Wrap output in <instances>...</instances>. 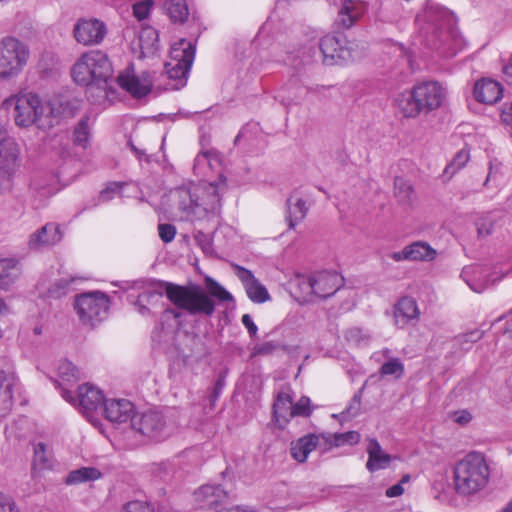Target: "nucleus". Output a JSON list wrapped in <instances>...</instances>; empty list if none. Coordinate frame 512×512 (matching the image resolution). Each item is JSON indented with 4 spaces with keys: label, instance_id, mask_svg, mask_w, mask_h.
<instances>
[{
    "label": "nucleus",
    "instance_id": "nucleus-1",
    "mask_svg": "<svg viewBox=\"0 0 512 512\" xmlns=\"http://www.w3.org/2000/svg\"><path fill=\"white\" fill-rule=\"evenodd\" d=\"M206 293L200 286H180L168 282L147 281L142 283L145 289L136 301L138 312L147 315L150 307H155L165 291L167 298L177 307L190 314H204L210 316L214 313L215 303L212 297L220 302H233L234 298L223 286L210 277L206 278Z\"/></svg>",
    "mask_w": 512,
    "mask_h": 512
},
{
    "label": "nucleus",
    "instance_id": "nucleus-2",
    "mask_svg": "<svg viewBox=\"0 0 512 512\" xmlns=\"http://www.w3.org/2000/svg\"><path fill=\"white\" fill-rule=\"evenodd\" d=\"M225 190L226 179L220 176L216 182L184 184L174 189L171 197L181 220L209 221L219 216Z\"/></svg>",
    "mask_w": 512,
    "mask_h": 512
},
{
    "label": "nucleus",
    "instance_id": "nucleus-3",
    "mask_svg": "<svg viewBox=\"0 0 512 512\" xmlns=\"http://www.w3.org/2000/svg\"><path fill=\"white\" fill-rule=\"evenodd\" d=\"M113 73L110 59L100 50L81 54L71 68L73 81L78 85L89 87V98L98 105H105L108 101V88Z\"/></svg>",
    "mask_w": 512,
    "mask_h": 512
},
{
    "label": "nucleus",
    "instance_id": "nucleus-4",
    "mask_svg": "<svg viewBox=\"0 0 512 512\" xmlns=\"http://www.w3.org/2000/svg\"><path fill=\"white\" fill-rule=\"evenodd\" d=\"M422 25L426 45L440 51L442 56L452 57L457 53L458 35L453 29V15L438 3L427 0L423 11L417 16Z\"/></svg>",
    "mask_w": 512,
    "mask_h": 512
},
{
    "label": "nucleus",
    "instance_id": "nucleus-5",
    "mask_svg": "<svg viewBox=\"0 0 512 512\" xmlns=\"http://www.w3.org/2000/svg\"><path fill=\"white\" fill-rule=\"evenodd\" d=\"M1 107L11 113L15 125L19 128L28 129L32 126L40 130L51 128V121L47 116V103L36 93L12 94L3 100Z\"/></svg>",
    "mask_w": 512,
    "mask_h": 512
},
{
    "label": "nucleus",
    "instance_id": "nucleus-6",
    "mask_svg": "<svg viewBox=\"0 0 512 512\" xmlns=\"http://www.w3.org/2000/svg\"><path fill=\"white\" fill-rule=\"evenodd\" d=\"M446 88L437 81H423L416 84L409 93L400 94L396 103L405 117H416L421 112L439 109L445 102Z\"/></svg>",
    "mask_w": 512,
    "mask_h": 512
},
{
    "label": "nucleus",
    "instance_id": "nucleus-7",
    "mask_svg": "<svg viewBox=\"0 0 512 512\" xmlns=\"http://www.w3.org/2000/svg\"><path fill=\"white\" fill-rule=\"evenodd\" d=\"M489 467L481 453L472 452L459 460L453 470L455 491L460 496L475 495L483 490L489 481Z\"/></svg>",
    "mask_w": 512,
    "mask_h": 512
},
{
    "label": "nucleus",
    "instance_id": "nucleus-8",
    "mask_svg": "<svg viewBox=\"0 0 512 512\" xmlns=\"http://www.w3.org/2000/svg\"><path fill=\"white\" fill-rule=\"evenodd\" d=\"M20 164V146L9 134L8 129L0 123V195L12 191Z\"/></svg>",
    "mask_w": 512,
    "mask_h": 512
},
{
    "label": "nucleus",
    "instance_id": "nucleus-9",
    "mask_svg": "<svg viewBox=\"0 0 512 512\" xmlns=\"http://www.w3.org/2000/svg\"><path fill=\"white\" fill-rule=\"evenodd\" d=\"M30 59L26 43L13 36L0 39V79L11 81L25 69Z\"/></svg>",
    "mask_w": 512,
    "mask_h": 512
},
{
    "label": "nucleus",
    "instance_id": "nucleus-10",
    "mask_svg": "<svg viewBox=\"0 0 512 512\" xmlns=\"http://www.w3.org/2000/svg\"><path fill=\"white\" fill-rule=\"evenodd\" d=\"M195 44L186 39H179L171 45L169 60L165 70L169 78L179 80L184 85L195 58Z\"/></svg>",
    "mask_w": 512,
    "mask_h": 512
},
{
    "label": "nucleus",
    "instance_id": "nucleus-11",
    "mask_svg": "<svg viewBox=\"0 0 512 512\" xmlns=\"http://www.w3.org/2000/svg\"><path fill=\"white\" fill-rule=\"evenodd\" d=\"M109 304L106 294L93 291L78 296L75 300V309L84 324L95 325L107 317Z\"/></svg>",
    "mask_w": 512,
    "mask_h": 512
},
{
    "label": "nucleus",
    "instance_id": "nucleus-12",
    "mask_svg": "<svg viewBox=\"0 0 512 512\" xmlns=\"http://www.w3.org/2000/svg\"><path fill=\"white\" fill-rule=\"evenodd\" d=\"M62 398L78 408L87 417L90 413L102 407L105 402L102 391L89 383L80 385L75 396L69 389L64 388Z\"/></svg>",
    "mask_w": 512,
    "mask_h": 512
},
{
    "label": "nucleus",
    "instance_id": "nucleus-13",
    "mask_svg": "<svg viewBox=\"0 0 512 512\" xmlns=\"http://www.w3.org/2000/svg\"><path fill=\"white\" fill-rule=\"evenodd\" d=\"M131 426L138 433L154 440L164 439L171 433L163 415L156 411L134 414Z\"/></svg>",
    "mask_w": 512,
    "mask_h": 512
},
{
    "label": "nucleus",
    "instance_id": "nucleus-14",
    "mask_svg": "<svg viewBox=\"0 0 512 512\" xmlns=\"http://www.w3.org/2000/svg\"><path fill=\"white\" fill-rule=\"evenodd\" d=\"M107 35L106 24L97 18H79L73 27L75 41L83 46H95L103 42Z\"/></svg>",
    "mask_w": 512,
    "mask_h": 512
},
{
    "label": "nucleus",
    "instance_id": "nucleus-15",
    "mask_svg": "<svg viewBox=\"0 0 512 512\" xmlns=\"http://www.w3.org/2000/svg\"><path fill=\"white\" fill-rule=\"evenodd\" d=\"M508 273L502 269L490 271L479 265L467 266L462 270L461 277L465 283L476 293H481L490 286L499 282Z\"/></svg>",
    "mask_w": 512,
    "mask_h": 512
},
{
    "label": "nucleus",
    "instance_id": "nucleus-16",
    "mask_svg": "<svg viewBox=\"0 0 512 512\" xmlns=\"http://www.w3.org/2000/svg\"><path fill=\"white\" fill-rule=\"evenodd\" d=\"M119 86L135 98H142L150 93L153 85L149 72L136 73L133 67H127L118 77Z\"/></svg>",
    "mask_w": 512,
    "mask_h": 512
},
{
    "label": "nucleus",
    "instance_id": "nucleus-17",
    "mask_svg": "<svg viewBox=\"0 0 512 512\" xmlns=\"http://www.w3.org/2000/svg\"><path fill=\"white\" fill-rule=\"evenodd\" d=\"M303 282L307 292H313L319 298H327L338 290L342 279L336 272L322 271L303 278Z\"/></svg>",
    "mask_w": 512,
    "mask_h": 512
},
{
    "label": "nucleus",
    "instance_id": "nucleus-18",
    "mask_svg": "<svg viewBox=\"0 0 512 512\" xmlns=\"http://www.w3.org/2000/svg\"><path fill=\"white\" fill-rule=\"evenodd\" d=\"M345 44V39L333 35L324 36L320 41L324 64L341 65L352 60L351 50Z\"/></svg>",
    "mask_w": 512,
    "mask_h": 512
},
{
    "label": "nucleus",
    "instance_id": "nucleus-19",
    "mask_svg": "<svg viewBox=\"0 0 512 512\" xmlns=\"http://www.w3.org/2000/svg\"><path fill=\"white\" fill-rule=\"evenodd\" d=\"M438 252L429 243L425 241H415L405 246L400 251L390 254V258L396 262H431L436 259Z\"/></svg>",
    "mask_w": 512,
    "mask_h": 512
},
{
    "label": "nucleus",
    "instance_id": "nucleus-20",
    "mask_svg": "<svg viewBox=\"0 0 512 512\" xmlns=\"http://www.w3.org/2000/svg\"><path fill=\"white\" fill-rule=\"evenodd\" d=\"M228 495L219 485H203L194 494V505L199 509H210L222 512L220 508Z\"/></svg>",
    "mask_w": 512,
    "mask_h": 512
},
{
    "label": "nucleus",
    "instance_id": "nucleus-21",
    "mask_svg": "<svg viewBox=\"0 0 512 512\" xmlns=\"http://www.w3.org/2000/svg\"><path fill=\"white\" fill-rule=\"evenodd\" d=\"M316 449H319L321 453L327 451L325 449L324 434H306L290 444V454L299 463H304L308 459L309 454Z\"/></svg>",
    "mask_w": 512,
    "mask_h": 512
},
{
    "label": "nucleus",
    "instance_id": "nucleus-22",
    "mask_svg": "<svg viewBox=\"0 0 512 512\" xmlns=\"http://www.w3.org/2000/svg\"><path fill=\"white\" fill-rule=\"evenodd\" d=\"M235 274L245 288L248 298L254 303H264L270 299L266 287L255 278L253 273L239 265L234 266Z\"/></svg>",
    "mask_w": 512,
    "mask_h": 512
},
{
    "label": "nucleus",
    "instance_id": "nucleus-23",
    "mask_svg": "<svg viewBox=\"0 0 512 512\" xmlns=\"http://www.w3.org/2000/svg\"><path fill=\"white\" fill-rule=\"evenodd\" d=\"M47 116L51 121V128L63 118L73 117L81 107V103L76 98L59 97L46 101Z\"/></svg>",
    "mask_w": 512,
    "mask_h": 512
},
{
    "label": "nucleus",
    "instance_id": "nucleus-24",
    "mask_svg": "<svg viewBox=\"0 0 512 512\" xmlns=\"http://www.w3.org/2000/svg\"><path fill=\"white\" fill-rule=\"evenodd\" d=\"M293 395L290 387L278 392L273 404V416L277 426L281 429L293 418Z\"/></svg>",
    "mask_w": 512,
    "mask_h": 512
},
{
    "label": "nucleus",
    "instance_id": "nucleus-25",
    "mask_svg": "<svg viewBox=\"0 0 512 512\" xmlns=\"http://www.w3.org/2000/svg\"><path fill=\"white\" fill-rule=\"evenodd\" d=\"M61 239L60 226L56 223H47L30 235L28 245L31 249L39 250L53 246L59 243Z\"/></svg>",
    "mask_w": 512,
    "mask_h": 512
},
{
    "label": "nucleus",
    "instance_id": "nucleus-26",
    "mask_svg": "<svg viewBox=\"0 0 512 512\" xmlns=\"http://www.w3.org/2000/svg\"><path fill=\"white\" fill-rule=\"evenodd\" d=\"M105 417L113 423H125L134 415L133 404L126 399H108L103 404Z\"/></svg>",
    "mask_w": 512,
    "mask_h": 512
},
{
    "label": "nucleus",
    "instance_id": "nucleus-27",
    "mask_svg": "<svg viewBox=\"0 0 512 512\" xmlns=\"http://www.w3.org/2000/svg\"><path fill=\"white\" fill-rule=\"evenodd\" d=\"M393 314L394 324L399 328H404L419 319L420 310L413 298L403 297L395 304Z\"/></svg>",
    "mask_w": 512,
    "mask_h": 512
},
{
    "label": "nucleus",
    "instance_id": "nucleus-28",
    "mask_svg": "<svg viewBox=\"0 0 512 512\" xmlns=\"http://www.w3.org/2000/svg\"><path fill=\"white\" fill-rule=\"evenodd\" d=\"M367 4L364 0H344L338 14V22L344 28H350L366 12Z\"/></svg>",
    "mask_w": 512,
    "mask_h": 512
},
{
    "label": "nucleus",
    "instance_id": "nucleus-29",
    "mask_svg": "<svg viewBox=\"0 0 512 512\" xmlns=\"http://www.w3.org/2000/svg\"><path fill=\"white\" fill-rule=\"evenodd\" d=\"M17 380L13 373L0 370V418L6 416L13 406V391Z\"/></svg>",
    "mask_w": 512,
    "mask_h": 512
},
{
    "label": "nucleus",
    "instance_id": "nucleus-30",
    "mask_svg": "<svg viewBox=\"0 0 512 512\" xmlns=\"http://www.w3.org/2000/svg\"><path fill=\"white\" fill-rule=\"evenodd\" d=\"M368 460L366 468L370 472L383 470L389 467L391 456L386 453L376 439H369L366 447Z\"/></svg>",
    "mask_w": 512,
    "mask_h": 512
},
{
    "label": "nucleus",
    "instance_id": "nucleus-31",
    "mask_svg": "<svg viewBox=\"0 0 512 512\" xmlns=\"http://www.w3.org/2000/svg\"><path fill=\"white\" fill-rule=\"evenodd\" d=\"M474 97L478 102L494 104L502 98V87L492 79L480 80L475 83Z\"/></svg>",
    "mask_w": 512,
    "mask_h": 512
},
{
    "label": "nucleus",
    "instance_id": "nucleus-32",
    "mask_svg": "<svg viewBox=\"0 0 512 512\" xmlns=\"http://www.w3.org/2000/svg\"><path fill=\"white\" fill-rule=\"evenodd\" d=\"M308 88L304 87L298 78L288 80L275 94V99L284 106H290L304 97Z\"/></svg>",
    "mask_w": 512,
    "mask_h": 512
},
{
    "label": "nucleus",
    "instance_id": "nucleus-33",
    "mask_svg": "<svg viewBox=\"0 0 512 512\" xmlns=\"http://www.w3.org/2000/svg\"><path fill=\"white\" fill-rule=\"evenodd\" d=\"M308 212V205L306 199L299 193L294 192L287 199V216L286 219L289 228H294L300 223Z\"/></svg>",
    "mask_w": 512,
    "mask_h": 512
},
{
    "label": "nucleus",
    "instance_id": "nucleus-34",
    "mask_svg": "<svg viewBox=\"0 0 512 512\" xmlns=\"http://www.w3.org/2000/svg\"><path fill=\"white\" fill-rule=\"evenodd\" d=\"M81 377L79 369L69 360H60L57 365V379L55 380L56 387L61 390L69 389L73 386Z\"/></svg>",
    "mask_w": 512,
    "mask_h": 512
},
{
    "label": "nucleus",
    "instance_id": "nucleus-35",
    "mask_svg": "<svg viewBox=\"0 0 512 512\" xmlns=\"http://www.w3.org/2000/svg\"><path fill=\"white\" fill-rule=\"evenodd\" d=\"M21 275V266L15 258L0 259V288L8 289Z\"/></svg>",
    "mask_w": 512,
    "mask_h": 512
},
{
    "label": "nucleus",
    "instance_id": "nucleus-36",
    "mask_svg": "<svg viewBox=\"0 0 512 512\" xmlns=\"http://www.w3.org/2000/svg\"><path fill=\"white\" fill-rule=\"evenodd\" d=\"M138 44L142 58L154 56L159 49L157 31L152 27L143 28L139 34Z\"/></svg>",
    "mask_w": 512,
    "mask_h": 512
},
{
    "label": "nucleus",
    "instance_id": "nucleus-37",
    "mask_svg": "<svg viewBox=\"0 0 512 512\" xmlns=\"http://www.w3.org/2000/svg\"><path fill=\"white\" fill-rule=\"evenodd\" d=\"M102 473L95 467H81L68 473L65 479L67 485H78L100 479Z\"/></svg>",
    "mask_w": 512,
    "mask_h": 512
},
{
    "label": "nucleus",
    "instance_id": "nucleus-38",
    "mask_svg": "<svg viewBox=\"0 0 512 512\" xmlns=\"http://www.w3.org/2000/svg\"><path fill=\"white\" fill-rule=\"evenodd\" d=\"M164 8L173 23L182 24L187 21L189 16L187 0H165Z\"/></svg>",
    "mask_w": 512,
    "mask_h": 512
},
{
    "label": "nucleus",
    "instance_id": "nucleus-39",
    "mask_svg": "<svg viewBox=\"0 0 512 512\" xmlns=\"http://www.w3.org/2000/svg\"><path fill=\"white\" fill-rule=\"evenodd\" d=\"M325 449L330 450L333 447H339L345 444L355 445L360 441V434L356 431L344 433H326L324 434Z\"/></svg>",
    "mask_w": 512,
    "mask_h": 512
},
{
    "label": "nucleus",
    "instance_id": "nucleus-40",
    "mask_svg": "<svg viewBox=\"0 0 512 512\" xmlns=\"http://www.w3.org/2000/svg\"><path fill=\"white\" fill-rule=\"evenodd\" d=\"M90 117L83 116L73 131V143L83 149H86L90 144Z\"/></svg>",
    "mask_w": 512,
    "mask_h": 512
},
{
    "label": "nucleus",
    "instance_id": "nucleus-41",
    "mask_svg": "<svg viewBox=\"0 0 512 512\" xmlns=\"http://www.w3.org/2000/svg\"><path fill=\"white\" fill-rule=\"evenodd\" d=\"M470 159V154L466 150H460L453 160L446 166L444 176L451 178L458 170L463 168Z\"/></svg>",
    "mask_w": 512,
    "mask_h": 512
},
{
    "label": "nucleus",
    "instance_id": "nucleus-42",
    "mask_svg": "<svg viewBox=\"0 0 512 512\" xmlns=\"http://www.w3.org/2000/svg\"><path fill=\"white\" fill-rule=\"evenodd\" d=\"M34 467L40 470L50 468L51 461L44 443H38L34 447Z\"/></svg>",
    "mask_w": 512,
    "mask_h": 512
},
{
    "label": "nucleus",
    "instance_id": "nucleus-43",
    "mask_svg": "<svg viewBox=\"0 0 512 512\" xmlns=\"http://www.w3.org/2000/svg\"><path fill=\"white\" fill-rule=\"evenodd\" d=\"M502 168V163L499 162L497 159L491 160L489 162V172L484 182V185L489 186L490 183H493L495 186H497L502 181L503 178Z\"/></svg>",
    "mask_w": 512,
    "mask_h": 512
},
{
    "label": "nucleus",
    "instance_id": "nucleus-44",
    "mask_svg": "<svg viewBox=\"0 0 512 512\" xmlns=\"http://www.w3.org/2000/svg\"><path fill=\"white\" fill-rule=\"evenodd\" d=\"M154 5V0H141L133 4V15L139 21L145 20L149 17L151 9Z\"/></svg>",
    "mask_w": 512,
    "mask_h": 512
},
{
    "label": "nucleus",
    "instance_id": "nucleus-45",
    "mask_svg": "<svg viewBox=\"0 0 512 512\" xmlns=\"http://www.w3.org/2000/svg\"><path fill=\"white\" fill-rule=\"evenodd\" d=\"M124 183L111 182L109 183L99 194V202L104 203L113 199L115 196H119Z\"/></svg>",
    "mask_w": 512,
    "mask_h": 512
},
{
    "label": "nucleus",
    "instance_id": "nucleus-46",
    "mask_svg": "<svg viewBox=\"0 0 512 512\" xmlns=\"http://www.w3.org/2000/svg\"><path fill=\"white\" fill-rule=\"evenodd\" d=\"M293 417H308L312 413L311 400L309 397L302 396L296 403H293Z\"/></svg>",
    "mask_w": 512,
    "mask_h": 512
},
{
    "label": "nucleus",
    "instance_id": "nucleus-47",
    "mask_svg": "<svg viewBox=\"0 0 512 512\" xmlns=\"http://www.w3.org/2000/svg\"><path fill=\"white\" fill-rule=\"evenodd\" d=\"M404 371L402 362L398 358H393L385 362L381 367V373L384 375H393L399 378Z\"/></svg>",
    "mask_w": 512,
    "mask_h": 512
},
{
    "label": "nucleus",
    "instance_id": "nucleus-48",
    "mask_svg": "<svg viewBox=\"0 0 512 512\" xmlns=\"http://www.w3.org/2000/svg\"><path fill=\"white\" fill-rule=\"evenodd\" d=\"M396 195L402 202L410 200L412 194L411 186L403 179L397 178L395 180Z\"/></svg>",
    "mask_w": 512,
    "mask_h": 512
},
{
    "label": "nucleus",
    "instance_id": "nucleus-49",
    "mask_svg": "<svg viewBox=\"0 0 512 512\" xmlns=\"http://www.w3.org/2000/svg\"><path fill=\"white\" fill-rule=\"evenodd\" d=\"M121 512H154V509L148 502L135 500L125 504Z\"/></svg>",
    "mask_w": 512,
    "mask_h": 512
},
{
    "label": "nucleus",
    "instance_id": "nucleus-50",
    "mask_svg": "<svg viewBox=\"0 0 512 512\" xmlns=\"http://www.w3.org/2000/svg\"><path fill=\"white\" fill-rule=\"evenodd\" d=\"M476 228L480 237L488 236L493 229V221L491 216L486 215L478 219L476 222Z\"/></svg>",
    "mask_w": 512,
    "mask_h": 512
},
{
    "label": "nucleus",
    "instance_id": "nucleus-51",
    "mask_svg": "<svg viewBox=\"0 0 512 512\" xmlns=\"http://www.w3.org/2000/svg\"><path fill=\"white\" fill-rule=\"evenodd\" d=\"M158 234L164 243L173 241L176 235V228L172 224L163 223L158 225Z\"/></svg>",
    "mask_w": 512,
    "mask_h": 512
},
{
    "label": "nucleus",
    "instance_id": "nucleus-52",
    "mask_svg": "<svg viewBox=\"0 0 512 512\" xmlns=\"http://www.w3.org/2000/svg\"><path fill=\"white\" fill-rule=\"evenodd\" d=\"M450 418L454 423H457L461 426H465L472 421L473 416L469 410L461 409V410L452 412L450 414Z\"/></svg>",
    "mask_w": 512,
    "mask_h": 512
},
{
    "label": "nucleus",
    "instance_id": "nucleus-53",
    "mask_svg": "<svg viewBox=\"0 0 512 512\" xmlns=\"http://www.w3.org/2000/svg\"><path fill=\"white\" fill-rule=\"evenodd\" d=\"M0 512H19L13 499L0 492Z\"/></svg>",
    "mask_w": 512,
    "mask_h": 512
},
{
    "label": "nucleus",
    "instance_id": "nucleus-54",
    "mask_svg": "<svg viewBox=\"0 0 512 512\" xmlns=\"http://www.w3.org/2000/svg\"><path fill=\"white\" fill-rule=\"evenodd\" d=\"M346 338L350 342L360 344L361 342L368 339V335L360 328H352L347 331Z\"/></svg>",
    "mask_w": 512,
    "mask_h": 512
},
{
    "label": "nucleus",
    "instance_id": "nucleus-55",
    "mask_svg": "<svg viewBox=\"0 0 512 512\" xmlns=\"http://www.w3.org/2000/svg\"><path fill=\"white\" fill-rule=\"evenodd\" d=\"M73 280H67V279H60L58 282L55 283L54 287L49 291L50 295L53 297H60L64 295L67 290L70 282Z\"/></svg>",
    "mask_w": 512,
    "mask_h": 512
},
{
    "label": "nucleus",
    "instance_id": "nucleus-56",
    "mask_svg": "<svg viewBox=\"0 0 512 512\" xmlns=\"http://www.w3.org/2000/svg\"><path fill=\"white\" fill-rule=\"evenodd\" d=\"M482 336H483V332L478 329H475L473 331L463 334L460 337V342L463 345L466 343H474V342L479 341L482 338Z\"/></svg>",
    "mask_w": 512,
    "mask_h": 512
},
{
    "label": "nucleus",
    "instance_id": "nucleus-57",
    "mask_svg": "<svg viewBox=\"0 0 512 512\" xmlns=\"http://www.w3.org/2000/svg\"><path fill=\"white\" fill-rule=\"evenodd\" d=\"M195 241L201 246L204 252L208 253L212 249L211 241L209 237L203 232H198L195 235Z\"/></svg>",
    "mask_w": 512,
    "mask_h": 512
},
{
    "label": "nucleus",
    "instance_id": "nucleus-58",
    "mask_svg": "<svg viewBox=\"0 0 512 512\" xmlns=\"http://www.w3.org/2000/svg\"><path fill=\"white\" fill-rule=\"evenodd\" d=\"M241 322L251 337H254L257 334L258 328L249 314H244L241 318Z\"/></svg>",
    "mask_w": 512,
    "mask_h": 512
},
{
    "label": "nucleus",
    "instance_id": "nucleus-59",
    "mask_svg": "<svg viewBox=\"0 0 512 512\" xmlns=\"http://www.w3.org/2000/svg\"><path fill=\"white\" fill-rule=\"evenodd\" d=\"M360 405V396L355 395L344 413L347 414L348 417L355 416L360 409Z\"/></svg>",
    "mask_w": 512,
    "mask_h": 512
},
{
    "label": "nucleus",
    "instance_id": "nucleus-60",
    "mask_svg": "<svg viewBox=\"0 0 512 512\" xmlns=\"http://www.w3.org/2000/svg\"><path fill=\"white\" fill-rule=\"evenodd\" d=\"M501 119L504 123L512 125V102L504 105L501 112Z\"/></svg>",
    "mask_w": 512,
    "mask_h": 512
},
{
    "label": "nucleus",
    "instance_id": "nucleus-61",
    "mask_svg": "<svg viewBox=\"0 0 512 512\" xmlns=\"http://www.w3.org/2000/svg\"><path fill=\"white\" fill-rule=\"evenodd\" d=\"M404 493L402 483L395 484L386 490V496L389 498L401 496Z\"/></svg>",
    "mask_w": 512,
    "mask_h": 512
},
{
    "label": "nucleus",
    "instance_id": "nucleus-62",
    "mask_svg": "<svg viewBox=\"0 0 512 512\" xmlns=\"http://www.w3.org/2000/svg\"><path fill=\"white\" fill-rule=\"evenodd\" d=\"M503 72L507 80L512 83V57L509 59V62L504 66Z\"/></svg>",
    "mask_w": 512,
    "mask_h": 512
},
{
    "label": "nucleus",
    "instance_id": "nucleus-63",
    "mask_svg": "<svg viewBox=\"0 0 512 512\" xmlns=\"http://www.w3.org/2000/svg\"><path fill=\"white\" fill-rule=\"evenodd\" d=\"M303 278H306V277H305V276H301V277H298V278H297V283H298V285H299L300 290L302 291V293H303V294H305V295H307V296H308V295H313V292H307V291H306V290H307V288H306V285H305V284H304V282H303Z\"/></svg>",
    "mask_w": 512,
    "mask_h": 512
},
{
    "label": "nucleus",
    "instance_id": "nucleus-64",
    "mask_svg": "<svg viewBox=\"0 0 512 512\" xmlns=\"http://www.w3.org/2000/svg\"><path fill=\"white\" fill-rule=\"evenodd\" d=\"M222 512H255V511L251 510V509H242L241 507H235V508L228 509V510H225Z\"/></svg>",
    "mask_w": 512,
    "mask_h": 512
}]
</instances>
